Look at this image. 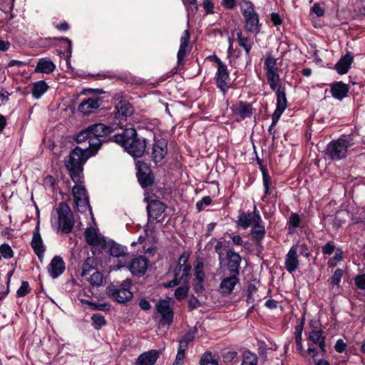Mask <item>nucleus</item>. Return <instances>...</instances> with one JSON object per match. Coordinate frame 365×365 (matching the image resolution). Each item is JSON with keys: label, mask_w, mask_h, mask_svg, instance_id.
<instances>
[{"label": "nucleus", "mask_w": 365, "mask_h": 365, "mask_svg": "<svg viewBox=\"0 0 365 365\" xmlns=\"http://www.w3.org/2000/svg\"><path fill=\"white\" fill-rule=\"evenodd\" d=\"M188 258L189 255L187 253H183L180 257L178 264L174 270V279L164 284L165 287L181 284L175 292V297L178 300L185 298L189 290L188 277L191 267L187 264Z\"/></svg>", "instance_id": "1"}, {"label": "nucleus", "mask_w": 365, "mask_h": 365, "mask_svg": "<svg viewBox=\"0 0 365 365\" xmlns=\"http://www.w3.org/2000/svg\"><path fill=\"white\" fill-rule=\"evenodd\" d=\"M115 130L113 126H106L103 123L93 124L78 133L76 140L78 143L88 141V150L96 154L101 146V138L106 137Z\"/></svg>", "instance_id": "2"}, {"label": "nucleus", "mask_w": 365, "mask_h": 365, "mask_svg": "<svg viewBox=\"0 0 365 365\" xmlns=\"http://www.w3.org/2000/svg\"><path fill=\"white\" fill-rule=\"evenodd\" d=\"M114 140L133 157L142 156L146 148L145 139L138 137L136 130L133 128H126L122 133L115 135Z\"/></svg>", "instance_id": "3"}, {"label": "nucleus", "mask_w": 365, "mask_h": 365, "mask_svg": "<svg viewBox=\"0 0 365 365\" xmlns=\"http://www.w3.org/2000/svg\"><path fill=\"white\" fill-rule=\"evenodd\" d=\"M94 155L88 148L83 150L79 147H76L70 153L68 158L66 161V166L69 170L70 176L74 182L81 181L83 164L88 158Z\"/></svg>", "instance_id": "4"}, {"label": "nucleus", "mask_w": 365, "mask_h": 365, "mask_svg": "<svg viewBox=\"0 0 365 365\" xmlns=\"http://www.w3.org/2000/svg\"><path fill=\"white\" fill-rule=\"evenodd\" d=\"M51 222L56 228L61 227L64 232H69L73 227V220L68 205L64 202L60 203L58 207L53 210Z\"/></svg>", "instance_id": "5"}, {"label": "nucleus", "mask_w": 365, "mask_h": 365, "mask_svg": "<svg viewBox=\"0 0 365 365\" xmlns=\"http://www.w3.org/2000/svg\"><path fill=\"white\" fill-rule=\"evenodd\" d=\"M130 281L126 279L120 284L119 287L114 285L109 286L106 289V294L119 303H125L133 297V293L130 290Z\"/></svg>", "instance_id": "6"}, {"label": "nucleus", "mask_w": 365, "mask_h": 365, "mask_svg": "<svg viewBox=\"0 0 365 365\" xmlns=\"http://www.w3.org/2000/svg\"><path fill=\"white\" fill-rule=\"evenodd\" d=\"M266 77L270 88L276 91L279 84V70L277 59L271 55H267L264 63Z\"/></svg>", "instance_id": "7"}, {"label": "nucleus", "mask_w": 365, "mask_h": 365, "mask_svg": "<svg viewBox=\"0 0 365 365\" xmlns=\"http://www.w3.org/2000/svg\"><path fill=\"white\" fill-rule=\"evenodd\" d=\"M349 146V143L344 139L333 140L327 147L326 156L334 160H341L346 157Z\"/></svg>", "instance_id": "8"}, {"label": "nucleus", "mask_w": 365, "mask_h": 365, "mask_svg": "<svg viewBox=\"0 0 365 365\" xmlns=\"http://www.w3.org/2000/svg\"><path fill=\"white\" fill-rule=\"evenodd\" d=\"M78 182H75L76 185L73 187L72 192L77 209L83 212L90 210V205L86 190L84 186Z\"/></svg>", "instance_id": "9"}, {"label": "nucleus", "mask_w": 365, "mask_h": 365, "mask_svg": "<svg viewBox=\"0 0 365 365\" xmlns=\"http://www.w3.org/2000/svg\"><path fill=\"white\" fill-rule=\"evenodd\" d=\"M108 247L110 255L118 259L116 264L117 269H119L125 267L129 260L127 248L113 242H110Z\"/></svg>", "instance_id": "10"}, {"label": "nucleus", "mask_w": 365, "mask_h": 365, "mask_svg": "<svg viewBox=\"0 0 365 365\" xmlns=\"http://www.w3.org/2000/svg\"><path fill=\"white\" fill-rule=\"evenodd\" d=\"M215 61L217 63V71L216 73V79L218 87L225 91L229 88L230 78L227 69V66L216 56H212Z\"/></svg>", "instance_id": "11"}, {"label": "nucleus", "mask_w": 365, "mask_h": 365, "mask_svg": "<svg viewBox=\"0 0 365 365\" xmlns=\"http://www.w3.org/2000/svg\"><path fill=\"white\" fill-rule=\"evenodd\" d=\"M152 158L155 163L161 162L168 154V140L164 138L154 139Z\"/></svg>", "instance_id": "12"}, {"label": "nucleus", "mask_w": 365, "mask_h": 365, "mask_svg": "<svg viewBox=\"0 0 365 365\" xmlns=\"http://www.w3.org/2000/svg\"><path fill=\"white\" fill-rule=\"evenodd\" d=\"M261 220L259 212L257 210V207L254 206L253 212H242L239 215L237 223L238 225L245 229L260 222Z\"/></svg>", "instance_id": "13"}, {"label": "nucleus", "mask_w": 365, "mask_h": 365, "mask_svg": "<svg viewBox=\"0 0 365 365\" xmlns=\"http://www.w3.org/2000/svg\"><path fill=\"white\" fill-rule=\"evenodd\" d=\"M308 352L312 354V356L314 357L317 355V351L315 348L312 347L311 343L315 345H318L321 350L323 352H325V341L324 338L322 336V333L321 331H312L309 333L308 336Z\"/></svg>", "instance_id": "14"}, {"label": "nucleus", "mask_w": 365, "mask_h": 365, "mask_svg": "<svg viewBox=\"0 0 365 365\" xmlns=\"http://www.w3.org/2000/svg\"><path fill=\"white\" fill-rule=\"evenodd\" d=\"M237 275V274H232L221 280L218 289L221 294L228 295L232 292L234 287L239 282V279Z\"/></svg>", "instance_id": "15"}, {"label": "nucleus", "mask_w": 365, "mask_h": 365, "mask_svg": "<svg viewBox=\"0 0 365 365\" xmlns=\"http://www.w3.org/2000/svg\"><path fill=\"white\" fill-rule=\"evenodd\" d=\"M148 267V262L147 259L143 257H138L133 259L128 266L129 270L133 274L143 275L145 273Z\"/></svg>", "instance_id": "16"}, {"label": "nucleus", "mask_w": 365, "mask_h": 365, "mask_svg": "<svg viewBox=\"0 0 365 365\" xmlns=\"http://www.w3.org/2000/svg\"><path fill=\"white\" fill-rule=\"evenodd\" d=\"M149 219L158 220L165 210V205L158 200H152L147 206Z\"/></svg>", "instance_id": "17"}, {"label": "nucleus", "mask_w": 365, "mask_h": 365, "mask_svg": "<svg viewBox=\"0 0 365 365\" xmlns=\"http://www.w3.org/2000/svg\"><path fill=\"white\" fill-rule=\"evenodd\" d=\"M158 312L162 315L163 318L168 324H170L173 319V313L170 308L168 300H160L156 304Z\"/></svg>", "instance_id": "18"}, {"label": "nucleus", "mask_w": 365, "mask_h": 365, "mask_svg": "<svg viewBox=\"0 0 365 365\" xmlns=\"http://www.w3.org/2000/svg\"><path fill=\"white\" fill-rule=\"evenodd\" d=\"M65 269L64 262L58 256L54 257L48 266V272L53 278H56L61 275Z\"/></svg>", "instance_id": "19"}, {"label": "nucleus", "mask_w": 365, "mask_h": 365, "mask_svg": "<svg viewBox=\"0 0 365 365\" xmlns=\"http://www.w3.org/2000/svg\"><path fill=\"white\" fill-rule=\"evenodd\" d=\"M100 105L101 103L99 98H90L80 103L78 110L84 114H88L97 109Z\"/></svg>", "instance_id": "20"}, {"label": "nucleus", "mask_w": 365, "mask_h": 365, "mask_svg": "<svg viewBox=\"0 0 365 365\" xmlns=\"http://www.w3.org/2000/svg\"><path fill=\"white\" fill-rule=\"evenodd\" d=\"M297 247H292L286 256L285 259V267L287 270L292 273L294 272L298 267L299 261L297 259Z\"/></svg>", "instance_id": "21"}, {"label": "nucleus", "mask_w": 365, "mask_h": 365, "mask_svg": "<svg viewBox=\"0 0 365 365\" xmlns=\"http://www.w3.org/2000/svg\"><path fill=\"white\" fill-rule=\"evenodd\" d=\"M86 240L89 245H93L103 246L105 243L103 237L93 227H89L86 230Z\"/></svg>", "instance_id": "22"}, {"label": "nucleus", "mask_w": 365, "mask_h": 365, "mask_svg": "<svg viewBox=\"0 0 365 365\" xmlns=\"http://www.w3.org/2000/svg\"><path fill=\"white\" fill-rule=\"evenodd\" d=\"M31 247L34 252L36 254L39 259L41 261L45 250L38 227H36V231L34 232L31 241Z\"/></svg>", "instance_id": "23"}, {"label": "nucleus", "mask_w": 365, "mask_h": 365, "mask_svg": "<svg viewBox=\"0 0 365 365\" xmlns=\"http://www.w3.org/2000/svg\"><path fill=\"white\" fill-rule=\"evenodd\" d=\"M158 357V353L155 350L143 353L138 356L135 365H153Z\"/></svg>", "instance_id": "24"}, {"label": "nucleus", "mask_w": 365, "mask_h": 365, "mask_svg": "<svg viewBox=\"0 0 365 365\" xmlns=\"http://www.w3.org/2000/svg\"><path fill=\"white\" fill-rule=\"evenodd\" d=\"M56 68V66L51 60L42 58L38 60L35 68V72L42 73H51Z\"/></svg>", "instance_id": "25"}, {"label": "nucleus", "mask_w": 365, "mask_h": 365, "mask_svg": "<svg viewBox=\"0 0 365 365\" xmlns=\"http://www.w3.org/2000/svg\"><path fill=\"white\" fill-rule=\"evenodd\" d=\"M232 110L242 118L250 117L252 113L251 106L242 102L232 105Z\"/></svg>", "instance_id": "26"}, {"label": "nucleus", "mask_w": 365, "mask_h": 365, "mask_svg": "<svg viewBox=\"0 0 365 365\" xmlns=\"http://www.w3.org/2000/svg\"><path fill=\"white\" fill-rule=\"evenodd\" d=\"M190 41V33L188 30L184 31L181 38H180V45L179 48V51L178 52V61L180 62L182 61L184 57L187 53V48Z\"/></svg>", "instance_id": "27"}, {"label": "nucleus", "mask_w": 365, "mask_h": 365, "mask_svg": "<svg viewBox=\"0 0 365 365\" xmlns=\"http://www.w3.org/2000/svg\"><path fill=\"white\" fill-rule=\"evenodd\" d=\"M352 62L353 56L347 54L339 61L335 66V68L339 74H345L348 72Z\"/></svg>", "instance_id": "28"}, {"label": "nucleus", "mask_w": 365, "mask_h": 365, "mask_svg": "<svg viewBox=\"0 0 365 365\" xmlns=\"http://www.w3.org/2000/svg\"><path fill=\"white\" fill-rule=\"evenodd\" d=\"M204 264L202 262H197L195 267V277L197 282L195 283V289L197 290L202 289V282L205 279V274L204 272Z\"/></svg>", "instance_id": "29"}, {"label": "nucleus", "mask_w": 365, "mask_h": 365, "mask_svg": "<svg viewBox=\"0 0 365 365\" xmlns=\"http://www.w3.org/2000/svg\"><path fill=\"white\" fill-rule=\"evenodd\" d=\"M228 267L233 274H238V268L241 262L240 256L234 252L230 251L227 253Z\"/></svg>", "instance_id": "30"}, {"label": "nucleus", "mask_w": 365, "mask_h": 365, "mask_svg": "<svg viewBox=\"0 0 365 365\" xmlns=\"http://www.w3.org/2000/svg\"><path fill=\"white\" fill-rule=\"evenodd\" d=\"M331 91L335 98L341 100L347 95L349 87L347 85L339 82L332 86Z\"/></svg>", "instance_id": "31"}, {"label": "nucleus", "mask_w": 365, "mask_h": 365, "mask_svg": "<svg viewBox=\"0 0 365 365\" xmlns=\"http://www.w3.org/2000/svg\"><path fill=\"white\" fill-rule=\"evenodd\" d=\"M245 28L250 32H256L258 30V16L257 14H253L250 16L245 17Z\"/></svg>", "instance_id": "32"}, {"label": "nucleus", "mask_w": 365, "mask_h": 365, "mask_svg": "<svg viewBox=\"0 0 365 365\" xmlns=\"http://www.w3.org/2000/svg\"><path fill=\"white\" fill-rule=\"evenodd\" d=\"M265 235V229L263 225V222L261 220V222L259 223H256L252 226L251 236L253 239L260 241L263 239Z\"/></svg>", "instance_id": "33"}, {"label": "nucleus", "mask_w": 365, "mask_h": 365, "mask_svg": "<svg viewBox=\"0 0 365 365\" xmlns=\"http://www.w3.org/2000/svg\"><path fill=\"white\" fill-rule=\"evenodd\" d=\"M116 108L118 110L116 113V116L118 118H120V116L126 117L127 115H130L133 112L130 104L125 101H120L116 106Z\"/></svg>", "instance_id": "34"}, {"label": "nucleus", "mask_w": 365, "mask_h": 365, "mask_svg": "<svg viewBox=\"0 0 365 365\" xmlns=\"http://www.w3.org/2000/svg\"><path fill=\"white\" fill-rule=\"evenodd\" d=\"M47 89V84L44 81H40L36 82L34 85L32 89V94L34 98L38 99L40 98L42 96V95L46 92Z\"/></svg>", "instance_id": "35"}, {"label": "nucleus", "mask_w": 365, "mask_h": 365, "mask_svg": "<svg viewBox=\"0 0 365 365\" xmlns=\"http://www.w3.org/2000/svg\"><path fill=\"white\" fill-rule=\"evenodd\" d=\"M258 359L256 354L246 351L243 353L241 365H257Z\"/></svg>", "instance_id": "36"}, {"label": "nucleus", "mask_w": 365, "mask_h": 365, "mask_svg": "<svg viewBox=\"0 0 365 365\" xmlns=\"http://www.w3.org/2000/svg\"><path fill=\"white\" fill-rule=\"evenodd\" d=\"M276 90L277 95V108L285 110L287 107V99L284 90L281 88L279 85L278 86V88Z\"/></svg>", "instance_id": "37"}, {"label": "nucleus", "mask_w": 365, "mask_h": 365, "mask_svg": "<svg viewBox=\"0 0 365 365\" xmlns=\"http://www.w3.org/2000/svg\"><path fill=\"white\" fill-rule=\"evenodd\" d=\"M86 279L88 280L92 285L100 286L103 283V277L101 272L96 270L89 276L86 277Z\"/></svg>", "instance_id": "38"}, {"label": "nucleus", "mask_w": 365, "mask_h": 365, "mask_svg": "<svg viewBox=\"0 0 365 365\" xmlns=\"http://www.w3.org/2000/svg\"><path fill=\"white\" fill-rule=\"evenodd\" d=\"M237 36L240 46H242L248 54L252 48V43L250 39L243 36L242 32H238Z\"/></svg>", "instance_id": "39"}, {"label": "nucleus", "mask_w": 365, "mask_h": 365, "mask_svg": "<svg viewBox=\"0 0 365 365\" xmlns=\"http://www.w3.org/2000/svg\"><path fill=\"white\" fill-rule=\"evenodd\" d=\"M241 11L244 17L255 14L252 4L248 1H245L242 3Z\"/></svg>", "instance_id": "40"}, {"label": "nucleus", "mask_w": 365, "mask_h": 365, "mask_svg": "<svg viewBox=\"0 0 365 365\" xmlns=\"http://www.w3.org/2000/svg\"><path fill=\"white\" fill-rule=\"evenodd\" d=\"M92 259L88 258L82 266V273L81 275L83 277L86 278L91 274V272H93L96 271L93 267L91 264Z\"/></svg>", "instance_id": "41"}, {"label": "nucleus", "mask_w": 365, "mask_h": 365, "mask_svg": "<svg viewBox=\"0 0 365 365\" xmlns=\"http://www.w3.org/2000/svg\"><path fill=\"white\" fill-rule=\"evenodd\" d=\"M0 253L5 259H10L13 257V250L7 244H3L0 246Z\"/></svg>", "instance_id": "42"}, {"label": "nucleus", "mask_w": 365, "mask_h": 365, "mask_svg": "<svg viewBox=\"0 0 365 365\" xmlns=\"http://www.w3.org/2000/svg\"><path fill=\"white\" fill-rule=\"evenodd\" d=\"M89 296L87 294V291L86 289L81 290L78 294V299L84 304H88L90 306L93 307L94 309H97L98 306L93 303H91L88 299Z\"/></svg>", "instance_id": "43"}, {"label": "nucleus", "mask_w": 365, "mask_h": 365, "mask_svg": "<svg viewBox=\"0 0 365 365\" xmlns=\"http://www.w3.org/2000/svg\"><path fill=\"white\" fill-rule=\"evenodd\" d=\"M201 365H217V361L210 353L205 354L200 361Z\"/></svg>", "instance_id": "44"}, {"label": "nucleus", "mask_w": 365, "mask_h": 365, "mask_svg": "<svg viewBox=\"0 0 365 365\" xmlns=\"http://www.w3.org/2000/svg\"><path fill=\"white\" fill-rule=\"evenodd\" d=\"M92 321L96 329L101 328L106 324L104 317L99 314H93L92 317Z\"/></svg>", "instance_id": "45"}, {"label": "nucleus", "mask_w": 365, "mask_h": 365, "mask_svg": "<svg viewBox=\"0 0 365 365\" xmlns=\"http://www.w3.org/2000/svg\"><path fill=\"white\" fill-rule=\"evenodd\" d=\"M343 275V270L341 269H337L335 270L332 277H331V284L333 286H339V283L341 281V278Z\"/></svg>", "instance_id": "46"}, {"label": "nucleus", "mask_w": 365, "mask_h": 365, "mask_svg": "<svg viewBox=\"0 0 365 365\" xmlns=\"http://www.w3.org/2000/svg\"><path fill=\"white\" fill-rule=\"evenodd\" d=\"M30 292L29 284L28 282L24 281L21 287L18 289L16 294L19 297H24Z\"/></svg>", "instance_id": "47"}, {"label": "nucleus", "mask_w": 365, "mask_h": 365, "mask_svg": "<svg viewBox=\"0 0 365 365\" xmlns=\"http://www.w3.org/2000/svg\"><path fill=\"white\" fill-rule=\"evenodd\" d=\"M185 350L182 349V345L181 346V348H178L176 358L173 365H183L185 359Z\"/></svg>", "instance_id": "48"}, {"label": "nucleus", "mask_w": 365, "mask_h": 365, "mask_svg": "<svg viewBox=\"0 0 365 365\" xmlns=\"http://www.w3.org/2000/svg\"><path fill=\"white\" fill-rule=\"evenodd\" d=\"M284 110H282V109H279V108H276V110H274L273 115H272V123L271 124V125L269 126V131L272 130V129L275 126V125L277 124V121L279 120L281 115L282 114V113L284 112Z\"/></svg>", "instance_id": "49"}, {"label": "nucleus", "mask_w": 365, "mask_h": 365, "mask_svg": "<svg viewBox=\"0 0 365 365\" xmlns=\"http://www.w3.org/2000/svg\"><path fill=\"white\" fill-rule=\"evenodd\" d=\"M194 336L192 335V334H190V333H188L187 334L184 338L180 341V343H179V348H181V346L182 345V349H187V344L192 341Z\"/></svg>", "instance_id": "50"}, {"label": "nucleus", "mask_w": 365, "mask_h": 365, "mask_svg": "<svg viewBox=\"0 0 365 365\" xmlns=\"http://www.w3.org/2000/svg\"><path fill=\"white\" fill-rule=\"evenodd\" d=\"M355 284L358 288L365 289V274L356 276L355 277Z\"/></svg>", "instance_id": "51"}, {"label": "nucleus", "mask_w": 365, "mask_h": 365, "mask_svg": "<svg viewBox=\"0 0 365 365\" xmlns=\"http://www.w3.org/2000/svg\"><path fill=\"white\" fill-rule=\"evenodd\" d=\"M300 223V217L297 214H292L289 218V225L293 227H297Z\"/></svg>", "instance_id": "52"}, {"label": "nucleus", "mask_w": 365, "mask_h": 365, "mask_svg": "<svg viewBox=\"0 0 365 365\" xmlns=\"http://www.w3.org/2000/svg\"><path fill=\"white\" fill-rule=\"evenodd\" d=\"M146 237H144L143 236H140L138 238L139 243H143L145 240L149 241L151 242L153 240H154V236L153 235V231L150 230L148 231L146 230Z\"/></svg>", "instance_id": "53"}, {"label": "nucleus", "mask_w": 365, "mask_h": 365, "mask_svg": "<svg viewBox=\"0 0 365 365\" xmlns=\"http://www.w3.org/2000/svg\"><path fill=\"white\" fill-rule=\"evenodd\" d=\"M312 11L313 13H314L319 17L322 16L324 14V9L319 4H315L313 6V7L312 9Z\"/></svg>", "instance_id": "54"}, {"label": "nucleus", "mask_w": 365, "mask_h": 365, "mask_svg": "<svg viewBox=\"0 0 365 365\" xmlns=\"http://www.w3.org/2000/svg\"><path fill=\"white\" fill-rule=\"evenodd\" d=\"M295 339H296L297 349L300 353L302 354L304 352V349H303L302 344V331H299L296 334Z\"/></svg>", "instance_id": "55"}, {"label": "nucleus", "mask_w": 365, "mask_h": 365, "mask_svg": "<svg viewBox=\"0 0 365 365\" xmlns=\"http://www.w3.org/2000/svg\"><path fill=\"white\" fill-rule=\"evenodd\" d=\"M346 345L342 339H338L335 344V350L339 353H342L346 348Z\"/></svg>", "instance_id": "56"}, {"label": "nucleus", "mask_w": 365, "mask_h": 365, "mask_svg": "<svg viewBox=\"0 0 365 365\" xmlns=\"http://www.w3.org/2000/svg\"><path fill=\"white\" fill-rule=\"evenodd\" d=\"M334 251V246L332 243L328 242L322 247V252L326 255H331Z\"/></svg>", "instance_id": "57"}, {"label": "nucleus", "mask_w": 365, "mask_h": 365, "mask_svg": "<svg viewBox=\"0 0 365 365\" xmlns=\"http://www.w3.org/2000/svg\"><path fill=\"white\" fill-rule=\"evenodd\" d=\"M203 7H204L205 10L207 11V13H208V14L213 13L214 5L211 0H204Z\"/></svg>", "instance_id": "58"}, {"label": "nucleus", "mask_w": 365, "mask_h": 365, "mask_svg": "<svg viewBox=\"0 0 365 365\" xmlns=\"http://www.w3.org/2000/svg\"><path fill=\"white\" fill-rule=\"evenodd\" d=\"M211 203V199L210 197H203L201 200L198 201L196 204L197 207L199 210H200L202 207V205H208Z\"/></svg>", "instance_id": "59"}, {"label": "nucleus", "mask_w": 365, "mask_h": 365, "mask_svg": "<svg viewBox=\"0 0 365 365\" xmlns=\"http://www.w3.org/2000/svg\"><path fill=\"white\" fill-rule=\"evenodd\" d=\"M271 21L273 22V24L276 26L280 25L282 24V20L279 14L276 13H272L270 15Z\"/></svg>", "instance_id": "60"}, {"label": "nucleus", "mask_w": 365, "mask_h": 365, "mask_svg": "<svg viewBox=\"0 0 365 365\" xmlns=\"http://www.w3.org/2000/svg\"><path fill=\"white\" fill-rule=\"evenodd\" d=\"M138 180H139L140 184L144 187L148 186V185H150L151 183V180H150V178L145 177V178H143L142 175H138Z\"/></svg>", "instance_id": "61"}, {"label": "nucleus", "mask_w": 365, "mask_h": 365, "mask_svg": "<svg viewBox=\"0 0 365 365\" xmlns=\"http://www.w3.org/2000/svg\"><path fill=\"white\" fill-rule=\"evenodd\" d=\"M222 5L227 9H233L235 6V0H222Z\"/></svg>", "instance_id": "62"}, {"label": "nucleus", "mask_w": 365, "mask_h": 365, "mask_svg": "<svg viewBox=\"0 0 365 365\" xmlns=\"http://www.w3.org/2000/svg\"><path fill=\"white\" fill-rule=\"evenodd\" d=\"M256 290V287H255V285H250L248 287V289H247V292H248V295H247V302H252L253 301V299H252V293Z\"/></svg>", "instance_id": "63"}, {"label": "nucleus", "mask_w": 365, "mask_h": 365, "mask_svg": "<svg viewBox=\"0 0 365 365\" xmlns=\"http://www.w3.org/2000/svg\"><path fill=\"white\" fill-rule=\"evenodd\" d=\"M25 65H26V63L24 62L18 61V60H11L8 63L9 67H12V66L21 67Z\"/></svg>", "instance_id": "64"}]
</instances>
